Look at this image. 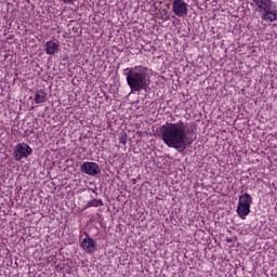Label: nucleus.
I'll list each match as a JSON object with an SVG mask.
<instances>
[{"label": "nucleus", "mask_w": 277, "mask_h": 277, "mask_svg": "<svg viewBox=\"0 0 277 277\" xmlns=\"http://www.w3.org/2000/svg\"><path fill=\"white\" fill-rule=\"evenodd\" d=\"M162 142L177 153H183L187 146L194 144V138L187 137V123L180 120L175 123L167 122L160 127Z\"/></svg>", "instance_id": "nucleus-1"}, {"label": "nucleus", "mask_w": 277, "mask_h": 277, "mask_svg": "<svg viewBox=\"0 0 277 277\" xmlns=\"http://www.w3.org/2000/svg\"><path fill=\"white\" fill-rule=\"evenodd\" d=\"M127 83L131 92H142L150 85V69L143 65L124 69Z\"/></svg>", "instance_id": "nucleus-2"}, {"label": "nucleus", "mask_w": 277, "mask_h": 277, "mask_svg": "<svg viewBox=\"0 0 277 277\" xmlns=\"http://www.w3.org/2000/svg\"><path fill=\"white\" fill-rule=\"evenodd\" d=\"M250 207H252V196L248 193L241 192L236 210L241 220H246V217L250 215Z\"/></svg>", "instance_id": "nucleus-3"}, {"label": "nucleus", "mask_w": 277, "mask_h": 277, "mask_svg": "<svg viewBox=\"0 0 277 277\" xmlns=\"http://www.w3.org/2000/svg\"><path fill=\"white\" fill-rule=\"evenodd\" d=\"M31 153H34V149H31L29 145L25 143H18L15 146L13 155H14L15 161H21V159H27V157H29Z\"/></svg>", "instance_id": "nucleus-4"}, {"label": "nucleus", "mask_w": 277, "mask_h": 277, "mask_svg": "<svg viewBox=\"0 0 277 277\" xmlns=\"http://www.w3.org/2000/svg\"><path fill=\"white\" fill-rule=\"evenodd\" d=\"M261 19L265 23H276L277 21V3L273 2L266 10L261 12Z\"/></svg>", "instance_id": "nucleus-5"}, {"label": "nucleus", "mask_w": 277, "mask_h": 277, "mask_svg": "<svg viewBox=\"0 0 277 277\" xmlns=\"http://www.w3.org/2000/svg\"><path fill=\"white\" fill-rule=\"evenodd\" d=\"M80 170L83 174H88L89 176H98V174H101V167H98L96 162H83Z\"/></svg>", "instance_id": "nucleus-6"}, {"label": "nucleus", "mask_w": 277, "mask_h": 277, "mask_svg": "<svg viewBox=\"0 0 277 277\" xmlns=\"http://www.w3.org/2000/svg\"><path fill=\"white\" fill-rule=\"evenodd\" d=\"M172 5L175 16L183 18L187 15V3L185 0H174Z\"/></svg>", "instance_id": "nucleus-7"}, {"label": "nucleus", "mask_w": 277, "mask_h": 277, "mask_svg": "<svg viewBox=\"0 0 277 277\" xmlns=\"http://www.w3.org/2000/svg\"><path fill=\"white\" fill-rule=\"evenodd\" d=\"M80 248L88 252V254H92L96 250V242L92 238L87 237L80 242Z\"/></svg>", "instance_id": "nucleus-8"}, {"label": "nucleus", "mask_w": 277, "mask_h": 277, "mask_svg": "<svg viewBox=\"0 0 277 277\" xmlns=\"http://www.w3.org/2000/svg\"><path fill=\"white\" fill-rule=\"evenodd\" d=\"M44 51H45L47 55H55V53H57V51H60V44L55 43V41H53V40H50V41L45 42Z\"/></svg>", "instance_id": "nucleus-9"}, {"label": "nucleus", "mask_w": 277, "mask_h": 277, "mask_svg": "<svg viewBox=\"0 0 277 277\" xmlns=\"http://www.w3.org/2000/svg\"><path fill=\"white\" fill-rule=\"evenodd\" d=\"M252 1L256 6L255 8L256 12H259L260 14L274 3V1L272 0H252Z\"/></svg>", "instance_id": "nucleus-10"}, {"label": "nucleus", "mask_w": 277, "mask_h": 277, "mask_svg": "<svg viewBox=\"0 0 277 277\" xmlns=\"http://www.w3.org/2000/svg\"><path fill=\"white\" fill-rule=\"evenodd\" d=\"M49 95L47 94V92H44V90H39L35 93V103L37 105H40L42 103H47V97Z\"/></svg>", "instance_id": "nucleus-11"}, {"label": "nucleus", "mask_w": 277, "mask_h": 277, "mask_svg": "<svg viewBox=\"0 0 277 277\" xmlns=\"http://www.w3.org/2000/svg\"><path fill=\"white\" fill-rule=\"evenodd\" d=\"M103 200L101 199H92L84 206V209H90V207H103Z\"/></svg>", "instance_id": "nucleus-12"}, {"label": "nucleus", "mask_w": 277, "mask_h": 277, "mask_svg": "<svg viewBox=\"0 0 277 277\" xmlns=\"http://www.w3.org/2000/svg\"><path fill=\"white\" fill-rule=\"evenodd\" d=\"M119 144H122L123 146L127 145V133H122V134L119 136Z\"/></svg>", "instance_id": "nucleus-13"}, {"label": "nucleus", "mask_w": 277, "mask_h": 277, "mask_svg": "<svg viewBox=\"0 0 277 277\" xmlns=\"http://www.w3.org/2000/svg\"><path fill=\"white\" fill-rule=\"evenodd\" d=\"M57 1H61V3H65L66 5H70V4L75 3V1H77V0H57Z\"/></svg>", "instance_id": "nucleus-14"}]
</instances>
